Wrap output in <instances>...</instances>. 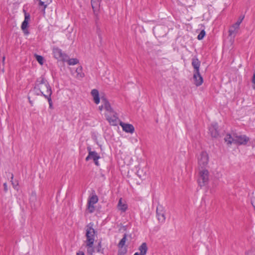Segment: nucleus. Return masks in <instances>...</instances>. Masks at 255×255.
Instances as JSON below:
<instances>
[{"mask_svg": "<svg viewBox=\"0 0 255 255\" xmlns=\"http://www.w3.org/2000/svg\"><path fill=\"white\" fill-rule=\"evenodd\" d=\"M100 158L98 153L95 151L93 152H90L88 153V156L86 157V160L88 161L90 159H93V160H98Z\"/></svg>", "mask_w": 255, "mask_h": 255, "instance_id": "14", "label": "nucleus"}, {"mask_svg": "<svg viewBox=\"0 0 255 255\" xmlns=\"http://www.w3.org/2000/svg\"><path fill=\"white\" fill-rule=\"evenodd\" d=\"M205 34H206V32H205V30H201L197 36L198 39L200 40H202L205 36Z\"/></svg>", "mask_w": 255, "mask_h": 255, "instance_id": "30", "label": "nucleus"}, {"mask_svg": "<svg viewBox=\"0 0 255 255\" xmlns=\"http://www.w3.org/2000/svg\"><path fill=\"white\" fill-rule=\"evenodd\" d=\"M35 58L36 60L40 63V64H43L44 58L42 56L35 55Z\"/></svg>", "mask_w": 255, "mask_h": 255, "instance_id": "31", "label": "nucleus"}, {"mask_svg": "<svg viewBox=\"0 0 255 255\" xmlns=\"http://www.w3.org/2000/svg\"><path fill=\"white\" fill-rule=\"evenodd\" d=\"M118 208L119 210H121L122 212H125L128 208L127 205L125 203H124L122 202V198H121L119 201V202L118 204Z\"/></svg>", "mask_w": 255, "mask_h": 255, "instance_id": "18", "label": "nucleus"}, {"mask_svg": "<svg viewBox=\"0 0 255 255\" xmlns=\"http://www.w3.org/2000/svg\"><path fill=\"white\" fill-rule=\"evenodd\" d=\"M95 164L97 165V166H99V162H98V160H93Z\"/></svg>", "mask_w": 255, "mask_h": 255, "instance_id": "40", "label": "nucleus"}, {"mask_svg": "<svg viewBox=\"0 0 255 255\" xmlns=\"http://www.w3.org/2000/svg\"><path fill=\"white\" fill-rule=\"evenodd\" d=\"M87 247V253L90 255H92L95 252V250L93 248V245H92L91 246H86Z\"/></svg>", "mask_w": 255, "mask_h": 255, "instance_id": "29", "label": "nucleus"}, {"mask_svg": "<svg viewBox=\"0 0 255 255\" xmlns=\"http://www.w3.org/2000/svg\"><path fill=\"white\" fill-rule=\"evenodd\" d=\"M164 211L163 210L162 206H158L156 208V216L158 220L161 223H163L165 220V216Z\"/></svg>", "mask_w": 255, "mask_h": 255, "instance_id": "11", "label": "nucleus"}, {"mask_svg": "<svg viewBox=\"0 0 255 255\" xmlns=\"http://www.w3.org/2000/svg\"><path fill=\"white\" fill-rule=\"evenodd\" d=\"M240 26L236 25V23L233 24L230 28L229 30V35L233 36L234 37L238 33Z\"/></svg>", "mask_w": 255, "mask_h": 255, "instance_id": "13", "label": "nucleus"}, {"mask_svg": "<svg viewBox=\"0 0 255 255\" xmlns=\"http://www.w3.org/2000/svg\"><path fill=\"white\" fill-rule=\"evenodd\" d=\"M208 180V176H199L197 179L198 184L201 187L206 185Z\"/></svg>", "mask_w": 255, "mask_h": 255, "instance_id": "15", "label": "nucleus"}, {"mask_svg": "<svg viewBox=\"0 0 255 255\" xmlns=\"http://www.w3.org/2000/svg\"><path fill=\"white\" fill-rule=\"evenodd\" d=\"M76 255H85L83 251H78L76 253Z\"/></svg>", "mask_w": 255, "mask_h": 255, "instance_id": "36", "label": "nucleus"}, {"mask_svg": "<svg viewBox=\"0 0 255 255\" xmlns=\"http://www.w3.org/2000/svg\"><path fill=\"white\" fill-rule=\"evenodd\" d=\"M51 94H50L49 95H44V97L45 98L47 99L49 105V108L53 109V104L52 101L51 97Z\"/></svg>", "mask_w": 255, "mask_h": 255, "instance_id": "27", "label": "nucleus"}, {"mask_svg": "<svg viewBox=\"0 0 255 255\" xmlns=\"http://www.w3.org/2000/svg\"><path fill=\"white\" fill-rule=\"evenodd\" d=\"M18 176H11V182L13 188L18 190V181L17 180Z\"/></svg>", "mask_w": 255, "mask_h": 255, "instance_id": "22", "label": "nucleus"}, {"mask_svg": "<svg viewBox=\"0 0 255 255\" xmlns=\"http://www.w3.org/2000/svg\"><path fill=\"white\" fill-rule=\"evenodd\" d=\"M107 120L112 126H117L119 122V118L116 113H110L106 115Z\"/></svg>", "mask_w": 255, "mask_h": 255, "instance_id": "9", "label": "nucleus"}, {"mask_svg": "<svg viewBox=\"0 0 255 255\" xmlns=\"http://www.w3.org/2000/svg\"><path fill=\"white\" fill-rule=\"evenodd\" d=\"M218 128V125L216 123L212 124L209 127V131L212 137L217 138L219 136V133Z\"/></svg>", "mask_w": 255, "mask_h": 255, "instance_id": "10", "label": "nucleus"}, {"mask_svg": "<svg viewBox=\"0 0 255 255\" xmlns=\"http://www.w3.org/2000/svg\"><path fill=\"white\" fill-rule=\"evenodd\" d=\"M199 175H208L209 172L207 169L209 161V157L206 151H202L198 157Z\"/></svg>", "mask_w": 255, "mask_h": 255, "instance_id": "2", "label": "nucleus"}, {"mask_svg": "<svg viewBox=\"0 0 255 255\" xmlns=\"http://www.w3.org/2000/svg\"><path fill=\"white\" fill-rule=\"evenodd\" d=\"M4 59H5V57H3V61H4Z\"/></svg>", "mask_w": 255, "mask_h": 255, "instance_id": "44", "label": "nucleus"}, {"mask_svg": "<svg viewBox=\"0 0 255 255\" xmlns=\"http://www.w3.org/2000/svg\"><path fill=\"white\" fill-rule=\"evenodd\" d=\"M29 200H30L31 204L32 205V204H33V206H35L36 205L35 204V202L37 200V198H36V194L35 192H32V193L30 195Z\"/></svg>", "mask_w": 255, "mask_h": 255, "instance_id": "24", "label": "nucleus"}, {"mask_svg": "<svg viewBox=\"0 0 255 255\" xmlns=\"http://www.w3.org/2000/svg\"><path fill=\"white\" fill-rule=\"evenodd\" d=\"M127 240V235L125 234L124 235L123 238L121 239L118 244V247L120 248H122L125 245Z\"/></svg>", "mask_w": 255, "mask_h": 255, "instance_id": "26", "label": "nucleus"}, {"mask_svg": "<svg viewBox=\"0 0 255 255\" xmlns=\"http://www.w3.org/2000/svg\"><path fill=\"white\" fill-rule=\"evenodd\" d=\"M101 0H91V3L93 10V13L95 15V23L97 25V28H99V11L100 6Z\"/></svg>", "mask_w": 255, "mask_h": 255, "instance_id": "5", "label": "nucleus"}, {"mask_svg": "<svg viewBox=\"0 0 255 255\" xmlns=\"http://www.w3.org/2000/svg\"><path fill=\"white\" fill-rule=\"evenodd\" d=\"M120 125L122 127L123 130L126 132L132 133L134 131V128L131 124H126L120 122Z\"/></svg>", "mask_w": 255, "mask_h": 255, "instance_id": "12", "label": "nucleus"}, {"mask_svg": "<svg viewBox=\"0 0 255 255\" xmlns=\"http://www.w3.org/2000/svg\"><path fill=\"white\" fill-rule=\"evenodd\" d=\"M251 203L254 207H255V195H254L251 199Z\"/></svg>", "mask_w": 255, "mask_h": 255, "instance_id": "35", "label": "nucleus"}, {"mask_svg": "<svg viewBox=\"0 0 255 255\" xmlns=\"http://www.w3.org/2000/svg\"><path fill=\"white\" fill-rule=\"evenodd\" d=\"M252 82L254 84V85H253V89H255V71L254 73Z\"/></svg>", "mask_w": 255, "mask_h": 255, "instance_id": "34", "label": "nucleus"}, {"mask_svg": "<svg viewBox=\"0 0 255 255\" xmlns=\"http://www.w3.org/2000/svg\"><path fill=\"white\" fill-rule=\"evenodd\" d=\"M104 249L102 247V242L100 241L97 246V252L104 254Z\"/></svg>", "mask_w": 255, "mask_h": 255, "instance_id": "28", "label": "nucleus"}, {"mask_svg": "<svg viewBox=\"0 0 255 255\" xmlns=\"http://www.w3.org/2000/svg\"><path fill=\"white\" fill-rule=\"evenodd\" d=\"M93 226L92 223H90L86 226V240L85 241L86 246H91L92 245H94L96 232L93 229Z\"/></svg>", "mask_w": 255, "mask_h": 255, "instance_id": "4", "label": "nucleus"}, {"mask_svg": "<svg viewBox=\"0 0 255 255\" xmlns=\"http://www.w3.org/2000/svg\"><path fill=\"white\" fill-rule=\"evenodd\" d=\"M35 89L38 90V93H36V95H49L52 94L51 88L44 77L41 76L37 79L35 83Z\"/></svg>", "mask_w": 255, "mask_h": 255, "instance_id": "1", "label": "nucleus"}, {"mask_svg": "<svg viewBox=\"0 0 255 255\" xmlns=\"http://www.w3.org/2000/svg\"><path fill=\"white\" fill-rule=\"evenodd\" d=\"M250 140V138L246 135H235L234 144L237 145H246Z\"/></svg>", "mask_w": 255, "mask_h": 255, "instance_id": "8", "label": "nucleus"}, {"mask_svg": "<svg viewBox=\"0 0 255 255\" xmlns=\"http://www.w3.org/2000/svg\"><path fill=\"white\" fill-rule=\"evenodd\" d=\"M201 62L197 57H194L192 59V66L194 68L193 79L194 83L197 86L202 85L203 79L200 73V66Z\"/></svg>", "mask_w": 255, "mask_h": 255, "instance_id": "3", "label": "nucleus"}, {"mask_svg": "<svg viewBox=\"0 0 255 255\" xmlns=\"http://www.w3.org/2000/svg\"><path fill=\"white\" fill-rule=\"evenodd\" d=\"M235 136L232 137L231 134H228L224 138L225 141L227 142V144L231 145L232 143H234Z\"/></svg>", "mask_w": 255, "mask_h": 255, "instance_id": "21", "label": "nucleus"}, {"mask_svg": "<svg viewBox=\"0 0 255 255\" xmlns=\"http://www.w3.org/2000/svg\"><path fill=\"white\" fill-rule=\"evenodd\" d=\"M52 52L54 58L56 59L63 61L67 60L68 56L65 53H63L61 49L58 47H54Z\"/></svg>", "mask_w": 255, "mask_h": 255, "instance_id": "6", "label": "nucleus"}, {"mask_svg": "<svg viewBox=\"0 0 255 255\" xmlns=\"http://www.w3.org/2000/svg\"><path fill=\"white\" fill-rule=\"evenodd\" d=\"M87 150L88 151V153H90V152H93V151L91 150V148L90 146L87 147Z\"/></svg>", "mask_w": 255, "mask_h": 255, "instance_id": "39", "label": "nucleus"}, {"mask_svg": "<svg viewBox=\"0 0 255 255\" xmlns=\"http://www.w3.org/2000/svg\"><path fill=\"white\" fill-rule=\"evenodd\" d=\"M68 58L69 57L67 58V60L66 61L69 65H74L79 63V60L77 58H71L69 59H68Z\"/></svg>", "mask_w": 255, "mask_h": 255, "instance_id": "25", "label": "nucleus"}, {"mask_svg": "<svg viewBox=\"0 0 255 255\" xmlns=\"http://www.w3.org/2000/svg\"><path fill=\"white\" fill-rule=\"evenodd\" d=\"M244 16H240L237 21L235 23H236V25H238L239 26H240V24L242 23L243 20L244 19Z\"/></svg>", "mask_w": 255, "mask_h": 255, "instance_id": "33", "label": "nucleus"}, {"mask_svg": "<svg viewBox=\"0 0 255 255\" xmlns=\"http://www.w3.org/2000/svg\"><path fill=\"white\" fill-rule=\"evenodd\" d=\"M83 68L81 66H79L76 70L77 78H82L85 76L84 73L82 72Z\"/></svg>", "mask_w": 255, "mask_h": 255, "instance_id": "23", "label": "nucleus"}, {"mask_svg": "<svg viewBox=\"0 0 255 255\" xmlns=\"http://www.w3.org/2000/svg\"><path fill=\"white\" fill-rule=\"evenodd\" d=\"M91 95L94 98L95 103L98 104L100 103L99 91L97 89H93L91 91Z\"/></svg>", "mask_w": 255, "mask_h": 255, "instance_id": "16", "label": "nucleus"}, {"mask_svg": "<svg viewBox=\"0 0 255 255\" xmlns=\"http://www.w3.org/2000/svg\"><path fill=\"white\" fill-rule=\"evenodd\" d=\"M88 209L90 213L94 212L95 210V207L93 204H88Z\"/></svg>", "mask_w": 255, "mask_h": 255, "instance_id": "32", "label": "nucleus"}, {"mask_svg": "<svg viewBox=\"0 0 255 255\" xmlns=\"http://www.w3.org/2000/svg\"><path fill=\"white\" fill-rule=\"evenodd\" d=\"M98 201V196L95 193L93 194L90 197L88 201V204H95Z\"/></svg>", "mask_w": 255, "mask_h": 255, "instance_id": "20", "label": "nucleus"}, {"mask_svg": "<svg viewBox=\"0 0 255 255\" xmlns=\"http://www.w3.org/2000/svg\"><path fill=\"white\" fill-rule=\"evenodd\" d=\"M133 255H140L138 253L136 252Z\"/></svg>", "mask_w": 255, "mask_h": 255, "instance_id": "43", "label": "nucleus"}, {"mask_svg": "<svg viewBox=\"0 0 255 255\" xmlns=\"http://www.w3.org/2000/svg\"><path fill=\"white\" fill-rule=\"evenodd\" d=\"M3 186H4V190L5 192H6L7 191V185L6 183H3Z\"/></svg>", "mask_w": 255, "mask_h": 255, "instance_id": "38", "label": "nucleus"}, {"mask_svg": "<svg viewBox=\"0 0 255 255\" xmlns=\"http://www.w3.org/2000/svg\"><path fill=\"white\" fill-rule=\"evenodd\" d=\"M23 11L24 12V20L21 24V28L24 34L27 35L29 34V32L27 29V27L28 26V22L30 20V15L28 13H27L24 9H23Z\"/></svg>", "mask_w": 255, "mask_h": 255, "instance_id": "7", "label": "nucleus"}, {"mask_svg": "<svg viewBox=\"0 0 255 255\" xmlns=\"http://www.w3.org/2000/svg\"><path fill=\"white\" fill-rule=\"evenodd\" d=\"M103 107H104V105L102 106L101 107H100H100H99V109H100V110H101H101H102V108H103Z\"/></svg>", "mask_w": 255, "mask_h": 255, "instance_id": "42", "label": "nucleus"}, {"mask_svg": "<svg viewBox=\"0 0 255 255\" xmlns=\"http://www.w3.org/2000/svg\"><path fill=\"white\" fill-rule=\"evenodd\" d=\"M102 100H104V107L106 109V110L107 112H108L109 114L114 113V111L112 108L109 102L108 101H107L105 99H102Z\"/></svg>", "mask_w": 255, "mask_h": 255, "instance_id": "17", "label": "nucleus"}, {"mask_svg": "<svg viewBox=\"0 0 255 255\" xmlns=\"http://www.w3.org/2000/svg\"><path fill=\"white\" fill-rule=\"evenodd\" d=\"M29 102L31 103V104L32 105V102H31L30 100H29Z\"/></svg>", "mask_w": 255, "mask_h": 255, "instance_id": "45", "label": "nucleus"}, {"mask_svg": "<svg viewBox=\"0 0 255 255\" xmlns=\"http://www.w3.org/2000/svg\"><path fill=\"white\" fill-rule=\"evenodd\" d=\"M31 92L34 93V94L35 95H36V93H38V90H36V89H35V86H34V89H33V90H32V91H31Z\"/></svg>", "mask_w": 255, "mask_h": 255, "instance_id": "37", "label": "nucleus"}, {"mask_svg": "<svg viewBox=\"0 0 255 255\" xmlns=\"http://www.w3.org/2000/svg\"><path fill=\"white\" fill-rule=\"evenodd\" d=\"M118 255H125V254L122 252H119Z\"/></svg>", "mask_w": 255, "mask_h": 255, "instance_id": "41", "label": "nucleus"}, {"mask_svg": "<svg viewBox=\"0 0 255 255\" xmlns=\"http://www.w3.org/2000/svg\"><path fill=\"white\" fill-rule=\"evenodd\" d=\"M139 251H140V255H145L147 251V247L145 243H143L141 246H139Z\"/></svg>", "mask_w": 255, "mask_h": 255, "instance_id": "19", "label": "nucleus"}]
</instances>
